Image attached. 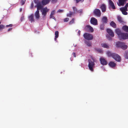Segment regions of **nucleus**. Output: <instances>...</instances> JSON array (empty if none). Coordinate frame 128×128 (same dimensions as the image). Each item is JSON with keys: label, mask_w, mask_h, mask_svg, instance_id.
<instances>
[{"label": "nucleus", "mask_w": 128, "mask_h": 128, "mask_svg": "<svg viewBox=\"0 0 128 128\" xmlns=\"http://www.w3.org/2000/svg\"><path fill=\"white\" fill-rule=\"evenodd\" d=\"M91 23L94 25H96L98 24V21L94 17L92 18L90 20Z\"/></svg>", "instance_id": "nucleus-8"}, {"label": "nucleus", "mask_w": 128, "mask_h": 128, "mask_svg": "<svg viewBox=\"0 0 128 128\" xmlns=\"http://www.w3.org/2000/svg\"><path fill=\"white\" fill-rule=\"evenodd\" d=\"M101 45L102 47L104 48H109V47L108 46L106 43L102 44Z\"/></svg>", "instance_id": "nucleus-25"}, {"label": "nucleus", "mask_w": 128, "mask_h": 128, "mask_svg": "<svg viewBox=\"0 0 128 128\" xmlns=\"http://www.w3.org/2000/svg\"><path fill=\"white\" fill-rule=\"evenodd\" d=\"M74 14L71 11H70L69 13L67 14V16L71 17L72 16V15L73 14Z\"/></svg>", "instance_id": "nucleus-30"}, {"label": "nucleus", "mask_w": 128, "mask_h": 128, "mask_svg": "<svg viewBox=\"0 0 128 128\" xmlns=\"http://www.w3.org/2000/svg\"><path fill=\"white\" fill-rule=\"evenodd\" d=\"M49 11V9H48L46 7H45L44 8H42V9L41 12H42V14L43 15V18H45L46 14L47 12H48Z\"/></svg>", "instance_id": "nucleus-4"}, {"label": "nucleus", "mask_w": 128, "mask_h": 128, "mask_svg": "<svg viewBox=\"0 0 128 128\" xmlns=\"http://www.w3.org/2000/svg\"><path fill=\"white\" fill-rule=\"evenodd\" d=\"M53 15H52V16L50 15V18H52L54 20H56V19L55 17L53 16Z\"/></svg>", "instance_id": "nucleus-41"}, {"label": "nucleus", "mask_w": 128, "mask_h": 128, "mask_svg": "<svg viewBox=\"0 0 128 128\" xmlns=\"http://www.w3.org/2000/svg\"><path fill=\"white\" fill-rule=\"evenodd\" d=\"M74 18L72 19V20L69 22V24H71L74 22Z\"/></svg>", "instance_id": "nucleus-34"}, {"label": "nucleus", "mask_w": 128, "mask_h": 128, "mask_svg": "<svg viewBox=\"0 0 128 128\" xmlns=\"http://www.w3.org/2000/svg\"><path fill=\"white\" fill-rule=\"evenodd\" d=\"M57 0H52V1L53 3H56L57 2Z\"/></svg>", "instance_id": "nucleus-48"}, {"label": "nucleus", "mask_w": 128, "mask_h": 128, "mask_svg": "<svg viewBox=\"0 0 128 128\" xmlns=\"http://www.w3.org/2000/svg\"><path fill=\"white\" fill-rule=\"evenodd\" d=\"M69 20V18H66L64 19V22H66L68 21Z\"/></svg>", "instance_id": "nucleus-38"}, {"label": "nucleus", "mask_w": 128, "mask_h": 128, "mask_svg": "<svg viewBox=\"0 0 128 128\" xmlns=\"http://www.w3.org/2000/svg\"><path fill=\"white\" fill-rule=\"evenodd\" d=\"M101 64L102 65H106L107 64V62L105 59L101 58L100 59Z\"/></svg>", "instance_id": "nucleus-12"}, {"label": "nucleus", "mask_w": 128, "mask_h": 128, "mask_svg": "<svg viewBox=\"0 0 128 128\" xmlns=\"http://www.w3.org/2000/svg\"><path fill=\"white\" fill-rule=\"evenodd\" d=\"M63 10H59L57 11L58 12H63Z\"/></svg>", "instance_id": "nucleus-45"}, {"label": "nucleus", "mask_w": 128, "mask_h": 128, "mask_svg": "<svg viewBox=\"0 0 128 128\" xmlns=\"http://www.w3.org/2000/svg\"><path fill=\"white\" fill-rule=\"evenodd\" d=\"M119 38L120 40H125L128 38V33H122Z\"/></svg>", "instance_id": "nucleus-6"}, {"label": "nucleus", "mask_w": 128, "mask_h": 128, "mask_svg": "<svg viewBox=\"0 0 128 128\" xmlns=\"http://www.w3.org/2000/svg\"><path fill=\"white\" fill-rule=\"evenodd\" d=\"M110 26L114 28H116V25L115 23L113 21H112L110 23Z\"/></svg>", "instance_id": "nucleus-22"}, {"label": "nucleus", "mask_w": 128, "mask_h": 128, "mask_svg": "<svg viewBox=\"0 0 128 128\" xmlns=\"http://www.w3.org/2000/svg\"><path fill=\"white\" fill-rule=\"evenodd\" d=\"M102 21L104 23H107L108 21L107 17L106 16L103 17L102 19Z\"/></svg>", "instance_id": "nucleus-20"}, {"label": "nucleus", "mask_w": 128, "mask_h": 128, "mask_svg": "<svg viewBox=\"0 0 128 128\" xmlns=\"http://www.w3.org/2000/svg\"><path fill=\"white\" fill-rule=\"evenodd\" d=\"M122 29L125 32H128V26H124L122 27Z\"/></svg>", "instance_id": "nucleus-23"}, {"label": "nucleus", "mask_w": 128, "mask_h": 128, "mask_svg": "<svg viewBox=\"0 0 128 128\" xmlns=\"http://www.w3.org/2000/svg\"><path fill=\"white\" fill-rule=\"evenodd\" d=\"M55 38H54L55 40L56 41L57 40V39L56 38H58L59 35V32L58 31H56L55 32Z\"/></svg>", "instance_id": "nucleus-27"}, {"label": "nucleus", "mask_w": 128, "mask_h": 128, "mask_svg": "<svg viewBox=\"0 0 128 128\" xmlns=\"http://www.w3.org/2000/svg\"><path fill=\"white\" fill-rule=\"evenodd\" d=\"M12 28H8V32H9L11 30H12Z\"/></svg>", "instance_id": "nucleus-47"}, {"label": "nucleus", "mask_w": 128, "mask_h": 128, "mask_svg": "<svg viewBox=\"0 0 128 128\" xmlns=\"http://www.w3.org/2000/svg\"><path fill=\"white\" fill-rule=\"evenodd\" d=\"M120 11L122 12V14L124 15H127L128 14V12L126 11L123 10H120Z\"/></svg>", "instance_id": "nucleus-32"}, {"label": "nucleus", "mask_w": 128, "mask_h": 128, "mask_svg": "<svg viewBox=\"0 0 128 128\" xmlns=\"http://www.w3.org/2000/svg\"><path fill=\"white\" fill-rule=\"evenodd\" d=\"M120 10H126V11H128V9H127V8L125 6L124 7H122V8H120Z\"/></svg>", "instance_id": "nucleus-33"}, {"label": "nucleus", "mask_w": 128, "mask_h": 128, "mask_svg": "<svg viewBox=\"0 0 128 128\" xmlns=\"http://www.w3.org/2000/svg\"><path fill=\"white\" fill-rule=\"evenodd\" d=\"M127 0H118V3L119 6H124V2Z\"/></svg>", "instance_id": "nucleus-11"}, {"label": "nucleus", "mask_w": 128, "mask_h": 128, "mask_svg": "<svg viewBox=\"0 0 128 128\" xmlns=\"http://www.w3.org/2000/svg\"><path fill=\"white\" fill-rule=\"evenodd\" d=\"M73 12L74 14L77 13H82V9H80L78 10L76 8L75 6H73L72 8Z\"/></svg>", "instance_id": "nucleus-7"}, {"label": "nucleus", "mask_w": 128, "mask_h": 128, "mask_svg": "<svg viewBox=\"0 0 128 128\" xmlns=\"http://www.w3.org/2000/svg\"><path fill=\"white\" fill-rule=\"evenodd\" d=\"M55 14V10H53L51 12V14H50L51 16H52L53 15Z\"/></svg>", "instance_id": "nucleus-44"}, {"label": "nucleus", "mask_w": 128, "mask_h": 128, "mask_svg": "<svg viewBox=\"0 0 128 128\" xmlns=\"http://www.w3.org/2000/svg\"><path fill=\"white\" fill-rule=\"evenodd\" d=\"M74 46H76V45H74Z\"/></svg>", "instance_id": "nucleus-54"}, {"label": "nucleus", "mask_w": 128, "mask_h": 128, "mask_svg": "<svg viewBox=\"0 0 128 128\" xmlns=\"http://www.w3.org/2000/svg\"><path fill=\"white\" fill-rule=\"evenodd\" d=\"M86 44L88 46L90 47L91 46L92 43L90 42L89 41H86L85 42Z\"/></svg>", "instance_id": "nucleus-29"}, {"label": "nucleus", "mask_w": 128, "mask_h": 128, "mask_svg": "<svg viewBox=\"0 0 128 128\" xmlns=\"http://www.w3.org/2000/svg\"><path fill=\"white\" fill-rule=\"evenodd\" d=\"M109 6L113 9H115L116 7L114 4L111 0H109L108 2Z\"/></svg>", "instance_id": "nucleus-13"}, {"label": "nucleus", "mask_w": 128, "mask_h": 128, "mask_svg": "<svg viewBox=\"0 0 128 128\" xmlns=\"http://www.w3.org/2000/svg\"><path fill=\"white\" fill-rule=\"evenodd\" d=\"M117 19L118 21L120 23H122L123 22L122 18L120 16H117Z\"/></svg>", "instance_id": "nucleus-26"}, {"label": "nucleus", "mask_w": 128, "mask_h": 128, "mask_svg": "<svg viewBox=\"0 0 128 128\" xmlns=\"http://www.w3.org/2000/svg\"><path fill=\"white\" fill-rule=\"evenodd\" d=\"M88 66L89 70L92 72L94 70V67L95 63L94 62L90 60H88Z\"/></svg>", "instance_id": "nucleus-2"}, {"label": "nucleus", "mask_w": 128, "mask_h": 128, "mask_svg": "<svg viewBox=\"0 0 128 128\" xmlns=\"http://www.w3.org/2000/svg\"><path fill=\"white\" fill-rule=\"evenodd\" d=\"M23 17H22L21 18V19L22 20H23Z\"/></svg>", "instance_id": "nucleus-53"}, {"label": "nucleus", "mask_w": 128, "mask_h": 128, "mask_svg": "<svg viewBox=\"0 0 128 128\" xmlns=\"http://www.w3.org/2000/svg\"><path fill=\"white\" fill-rule=\"evenodd\" d=\"M30 55L32 56V54L31 53L30 54Z\"/></svg>", "instance_id": "nucleus-55"}, {"label": "nucleus", "mask_w": 128, "mask_h": 128, "mask_svg": "<svg viewBox=\"0 0 128 128\" xmlns=\"http://www.w3.org/2000/svg\"><path fill=\"white\" fill-rule=\"evenodd\" d=\"M34 2L36 4V5L35 6V7L36 8V7H38V6L40 7H43L41 4V2L39 1V0H34Z\"/></svg>", "instance_id": "nucleus-10"}, {"label": "nucleus", "mask_w": 128, "mask_h": 128, "mask_svg": "<svg viewBox=\"0 0 128 128\" xmlns=\"http://www.w3.org/2000/svg\"><path fill=\"white\" fill-rule=\"evenodd\" d=\"M37 8V10L35 14V15L36 19H39L40 16L39 15V10L42 9L43 7H40L38 6V7H36Z\"/></svg>", "instance_id": "nucleus-5"}, {"label": "nucleus", "mask_w": 128, "mask_h": 128, "mask_svg": "<svg viewBox=\"0 0 128 128\" xmlns=\"http://www.w3.org/2000/svg\"><path fill=\"white\" fill-rule=\"evenodd\" d=\"M4 26L2 24L0 25V30H1L2 28H4Z\"/></svg>", "instance_id": "nucleus-39"}, {"label": "nucleus", "mask_w": 128, "mask_h": 128, "mask_svg": "<svg viewBox=\"0 0 128 128\" xmlns=\"http://www.w3.org/2000/svg\"><path fill=\"white\" fill-rule=\"evenodd\" d=\"M94 12V14L100 17V16L101 13L100 10L99 9H95Z\"/></svg>", "instance_id": "nucleus-9"}, {"label": "nucleus", "mask_w": 128, "mask_h": 128, "mask_svg": "<svg viewBox=\"0 0 128 128\" xmlns=\"http://www.w3.org/2000/svg\"><path fill=\"white\" fill-rule=\"evenodd\" d=\"M124 57L125 58L128 59V51H126L124 55Z\"/></svg>", "instance_id": "nucleus-31"}, {"label": "nucleus", "mask_w": 128, "mask_h": 128, "mask_svg": "<svg viewBox=\"0 0 128 128\" xmlns=\"http://www.w3.org/2000/svg\"><path fill=\"white\" fill-rule=\"evenodd\" d=\"M26 0H21L20 3L22 5H24L25 3Z\"/></svg>", "instance_id": "nucleus-36"}, {"label": "nucleus", "mask_w": 128, "mask_h": 128, "mask_svg": "<svg viewBox=\"0 0 128 128\" xmlns=\"http://www.w3.org/2000/svg\"><path fill=\"white\" fill-rule=\"evenodd\" d=\"M104 24H101L100 25V29H101V30H104Z\"/></svg>", "instance_id": "nucleus-35"}, {"label": "nucleus", "mask_w": 128, "mask_h": 128, "mask_svg": "<svg viewBox=\"0 0 128 128\" xmlns=\"http://www.w3.org/2000/svg\"><path fill=\"white\" fill-rule=\"evenodd\" d=\"M125 6H126V7L128 8V3H127L125 5Z\"/></svg>", "instance_id": "nucleus-51"}, {"label": "nucleus", "mask_w": 128, "mask_h": 128, "mask_svg": "<svg viewBox=\"0 0 128 128\" xmlns=\"http://www.w3.org/2000/svg\"><path fill=\"white\" fill-rule=\"evenodd\" d=\"M72 55L74 57H76V53L75 52H73L72 53Z\"/></svg>", "instance_id": "nucleus-49"}, {"label": "nucleus", "mask_w": 128, "mask_h": 128, "mask_svg": "<svg viewBox=\"0 0 128 128\" xmlns=\"http://www.w3.org/2000/svg\"><path fill=\"white\" fill-rule=\"evenodd\" d=\"M34 7V4L33 2H32L31 4L30 8L31 9H32Z\"/></svg>", "instance_id": "nucleus-46"}, {"label": "nucleus", "mask_w": 128, "mask_h": 128, "mask_svg": "<svg viewBox=\"0 0 128 128\" xmlns=\"http://www.w3.org/2000/svg\"><path fill=\"white\" fill-rule=\"evenodd\" d=\"M106 54L109 57H112L116 61L120 62L121 59L120 56L118 54L112 53L110 51H108L106 52Z\"/></svg>", "instance_id": "nucleus-1"}, {"label": "nucleus", "mask_w": 128, "mask_h": 128, "mask_svg": "<svg viewBox=\"0 0 128 128\" xmlns=\"http://www.w3.org/2000/svg\"><path fill=\"white\" fill-rule=\"evenodd\" d=\"M107 32L109 34V35L113 37L114 36V32L112 30L110 29H107L106 30Z\"/></svg>", "instance_id": "nucleus-14"}, {"label": "nucleus", "mask_w": 128, "mask_h": 128, "mask_svg": "<svg viewBox=\"0 0 128 128\" xmlns=\"http://www.w3.org/2000/svg\"><path fill=\"white\" fill-rule=\"evenodd\" d=\"M86 27L88 28L89 30L91 32H92L94 31V29L91 26L89 25H88L86 26Z\"/></svg>", "instance_id": "nucleus-28"}, {"label": "nucleus", "mask_w": 128, "mask_h": 128, "mask_svg": "<svg viewBox=\"0 0 128 128\" xmlns=\"http://www.w3.org/2000/svg\"><path fill=\"white\" fill-rule=\"evenodd\" d=\"M106 37L109 40H112V38L108 35Z\"/></svg>", "instance_id": "nucleus-42"}, {"label": "nucleus", "mask_w": 128, "mask_h": 128, "mask_svg": "<svg viewBox=\"0 0 128 128\" xmlns=\"http://www.w3.org/2000/svg\"><path fill=\"white\" fill-rule=\"evenodd\" d=\"M12 26H13V25L12 24H10L9 25H6V28H8V27H12Z\"/></svg>", "instance_id": "nucleus-43"}, {"label": "nucleus", "mask_w": 128, "mask_h": 128, "mask_svg": "<svg viewBox=\"0 0 128 128\" xmlns=\"http://www.w3.org/2000/svg\"><path fill=\"white\" fill-rule=\"evenodd\" d=\"M103 12H104L106 11V6L104 4H102L100 7Z\"/></svg>", "instance_id": "nucleus-16"}, {"label": "nucleus", "mask_w": 128, "mask_h": 128, "mask_svg": "<svg viewBox=\"0 0 128 128\" xmlns=\"http://www.w3.org/2000/svg\"><path fill=\"white\" fill-rule=\"evenodd\" d=\"M74 0L76 1V3H78L80 1L81 2H82L84 0Z\"/></svg>", "instance_id": "nucleus-40"}, {"label": "nucleus", "mask_w": 128, "mask_h": 128, "mask_svg": "<svg viewBox=\"0 0 128 128\" xmlns=\"http://www.w3.org/2000/svg\"><path fill=\"white\" fill-rule=\"evenodd\" d=\"M123 43V42H118L116 43V46L118 47L121 48Z\"/></svg>", "instance_id": "nucleus-21"}, {"label": "nucleus", "mask_w": 128, "mask_h": 128, "mask_svg": "<svg viewBox=\"0 0 128 128\" xmlns=\"http://www.w3.org/2000/svg\"><path fill=\"white\" fill-rule=\"evenodd\" d=\"M115 32L118 35V37H120L121 34L122 33L120 30L118 28H116V29Z\"/></svg>", "instance_id": "nucleus-17"}, {"label": "nucleus", "mask_w": 128, "mask_h": 128, "mask_svg": "<svg viewBox=\"0 0 128 128\" xmlns=\"http://www.w3.org/2000/svg\"><path fill=\"white\" fill-rule=\"evenodd\" d=\"M28 19L31 22H34V16L33 14H32L28 16Z\"/></svg>", "instance_id": "nucleus-19"}, {"label": "nucleus", "mask_w": 128, "mask_h": 128, "mask_svg": "<svg viewBox=\"0 0 128 128\" xmlns=\"http://www.w3.org/2000/svg\"><path fill=\"white\" fill-rule=\"evenodd\" d=\"M80 32H81L80 31V30H79L78 31V34H79V35L80 36Z\"/></svg>", "instance_id": "nucleus-50"}, {"label": "nucleus", "mask_w": 128, "mask_h": 128, "mask_svg": "<svg viewBox=\"0 0 128 128\" xmlns=\"http://www.w3.org/2000/svg\"><path fill=\"white\" fill-rule=\"evenodd\" d=\"M22 11V9L21 8L20 9V12H21Z\"/></svg>", "instance_id": "nucleus-52"}, {"label": "nucleus", "mask_w": 128, "mask_h": 128, "mask_svg": "<svg viewBox=\"0 0 128 128\" xmlns=\"http://www.w3.org/2000/svg\"><path fill=\"white\" fill-rule=\"evenodd\" d=\"M83 36L85 39L88 40H92L93 38L91 34L88 33H84Z\"/></svg>", "instance_id": "nucleus-3"}, {"label": "nucleus", "mask_w": 128, "mask_h": 128, "mask_svg": "<svg viewBox=\"0 0 128 128\" xmlns=\"http://www.w3.org/2000/svg\"><path fill=\"white\" fill-rule=\"evenodd\" d=\"M1 22H0V24H1Z\"/></svg>", "instance_id": "nucleus-56"}, {"label": "nucleus", "mask_w": 128, "mask_h": 128, "mask_svg": "<svg viewBox=\"0 0 128 128\" xmlns=\"http://www.w3.org/2000/svg\"><path fill=\"white\" fill-rule=\"evenodd\" d=\"M50 0H42L41 2V4L43 6H44L48 4Z\"/></svg>", "instance_id": "nucleus-15"}, {"label": "nucleus", "mask_w": 128, "mask_h": 128, "mask_svg": "<svg viewBox=\"0 0 128 128\" xmlns=\"http://www.w3.org/2000/svg\"><path fill=\"white\" fill-rule=\"evenodd\" d=\"M128 46L127 45L124 44V43L122 46H121V48L123 50H125L127 48Z\"/></svg>", "instance_id": "nucleus-24"}, {"label": "nucleus", "mask_w": 128, "mask_h": 128, "mask_svg": "<svg viewBox=\"0 0 128 128\" xmlns=\"http://www.w3.org/2000/svg\"><path fill=\"white\" fill-rule=\"evenodd\" d=\"M95 49L96 51H98L100 52H102V50L98 48H96Z\"/></svg>", "instance_id": "nucleus-37"}, {"label": "nucleus", "mask_w": 128, "mask_h": 128, "mask_svg": "<svg viewBox=\"0 0 128 128\" xmlns=\"http://www.w3.org/2000/svg\"><path fill=\"white\" fill-rule=\"evenodd\" d=\"M109 66L112 68L116 66V64L114 62H110L109 64Z\"/></svg>", "instance_id": "nucleus-18"}]
</instances>
